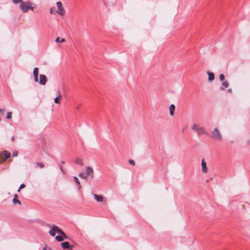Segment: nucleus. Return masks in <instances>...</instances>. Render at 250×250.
<instances>
[{"instance_id":"obj_1","label":"nucleus","mask_w":250,"mask_h":250,"mask_svg":"<svg viewBox=\"0 0 250 250\" xmlns=\"http://www.w3.org/2000/svg\"><path fill=\"white\" fill-rule=\"evenodd\" d=\"M35 7L36 5L30 1L22 2L20 5V8L23 13H27L29 9L34 11Z\"/></svg>"},{"instance_id":"obj_2","label":"nucleus","mask_w":250,"mask_h":250,"mask_svg":"<svg viewBox=\"0 0 250 250\" xmlns=\"http://www.w3.org/2000/svg\"><path fill=\"white\" fill-rule=\"evenodd\" d=\"M192 130L195 131L199 135H205L208 134L205 128L203 126H200L196 124H194L191 127Z\"/></svg>"},{"instance_id":"obj_3","label":"nucleus","mask_w":250,"mask_h":250,"mask_svg":"<svg viewBox=\"0 0 250 250\" xmlns=\"http://www.w3.org/2000/svg\"><path fill=\"white\" fill-rule=\"evenodd\" d=\"M211 137L214 140L220 141H222L223 138L222 135L217 127H215L214 128L212 132Z\"/></svg>"},{"instance_id":"obj_4","label":"nucleus","mask_w":250,"mask_h":250,"mask_svg":"<svg viewBox=\"0 0 250 250\" xmlns=\"http://www.w3.org/2000/svg\"><path fill=\"white\" fill-rule=\"evenodd\" d=\"M10 156L11 153L8 151H5L1 154H0V163L6 161L10 157Z\"/></svg>"},{"instance_id":"obj_5","label":"nucleus","mask_w":250,"mask_h":250,"mask_svg":"<svg viewBox=\"0 0 250 250\" xmlns=\"http://www.w3.org/2000/svg\"><path fill=\"white\" fill-rule=\"evenodd\" d=\"M56 4L58 8L57 13L61 16H63L64 14V11L62 7V2L61 1H58Z\"/></svg>"},{"instance_id":"obj_6","label":"nucleus","mask_w":250,"mask_h":250,"mask_svg":"<svg viewBox=\"0 0 250 250\" xmlns=\"http://www.w3.org/2000/svg\"><path fill=\"white\" fill-rule=\"evenodd\" d=\"M47 81V77L43 74L40 75L39 83L41 85H45Z\"/></svg>"},{"instance_id":"obj_7","label":"nucleus","mask_w":250,"mask_h":250,"mask_svg":"<svg viewBox=\"0 0 250 250\" xmlns=\"http://www.w3.org/2000/svg\"><path fill=\"white\" fill-rule=\"evenodd\" d=\"M85 174L87 176H90L91 178L94 177L93 169L92 167H87L86 168Z\"/></svg>"},{"instance_id":"obj_8","label":"nucleus","mask_w":250,"mask_h":250,"mask_svg":"<svg viewBox=\"0 0 250 250\" xmlns=\"http://www.w3.org/2000/svg\"><path fill=\"white\" fill-rule=\"evenodd\" d=\"M38 73H39V68L38 67L34 68V70H33V76H34V81L35 82H38L39 81Z\"/></svg>"},{"instance_id":"obj_9","label":"nucleus","mask_w":250,"mask_h":250,"mask_svg":"<svg viewBox=\"0 0 250 250\" xmlns=\"http://www.w3.org/2000/svg\"><path fill=\"white\" fill-rule=\"evenodd\" d=\"M61 246L63 249L64 250H66L67 249H69L70 248L69 243L67 241L62 242L61 243Z\"/></svg>"},{"instance_id":"obj_10","label":"nucleus","mask_w":250,"mask_h":250,"mask_svg":"<svg viewBox=\"0 0 250 250\" xmlns=\"http://www.w3.org/2000/svg\"><path fill=\"white\" fill-rule=\"evenodd\" d=\"M201 166H202V171L204 173H206L207 171V164H206V163L204 161V159H203L202 160Z\"/></svg>"},{"instance_id":"obj_11","label":"nucleus","mask_w":250,"mask_h":250,"mask_svg":"<svg viewBox=\"0 0 250 250\" xmlns=\"http://www.w3.org/2000/svg\"><path fill=\"white\" fill-rule=\"evenodd\" d=\"M55 228H56V231L58 233L62 235L65 238H67L66 236L65 235L64 232L63 231L62 229H61L57 226H56V227H55Z\"/></svg>"},{"instance_id":"obj_12","label":"nucleus","mask_w":250,"mask_h":250,"mask_svg":"<svg viewBox=\"0 0 250 250\" xmlns=\"http://www.w3.org/2000/svg\"><path fill=\"white\" fill-rule=\"evenodd\" d=\"M55 227H56V226L53 225L52 229L49 230V234L52 236H54L56 234V232H57L56 228H55Z\"/></svg>"},{"instance_id":"obj_13","label":"nucleus","mask_w":250,"mask_h":250,"mask_svg":"<svg viewBox=\"0 0 250 250\" xmlns=\"http://www.w3.org/2000/svg\"><path fill=\"white\" fill-rule=\"evenodd\" d=\"M57 93L58 94V96L55 98L54 102L56 104H60V99L62 98V96L60 95V92L59 90L57 91Z\"/></svg>"},{"instance_id":"obj_14","label":"nucleus","mask_w":250,"mask_h":250,"mask_svg":"<svg viewBox=\"0 0 250 250\" xmlns=\"http://www.w3.org/2000/svg\"><path fill=\"white\" fill-rule=\"evenodd\" d=\"M94 199L97 202H102L103 201V197L102 195H97L96 194H93Z\"/></svg>"},{"instance_id":"obj_15","label":"nucleus","mask_w":250,"mask_h":250,"mask_svg":"<svg viewBox=\"0 0 250 250\" xmlns=\"http://www.w3.org/2000/svg\"><path fill=\"white\" fill-rule=\"evenodd\" d=\"M175 109V105L173 104H171L169 106V113L171 116L174 115Z\"/></svg>"},{"instance_id":"obj_16","label":"nucleus","mask_w":250,"mask_h":250,"mask_svg":"<svg viewBox=\"0 0 250 250\" xmlns=\"http://www.w3.org/2000/svg\"><path fill=\"white\" fill-rule=\"evenodd\" d=\"M229 83L227 81H224L222 84L221 90H224L226 88L229 87Z\"/></svg>"},{"instance_id":"obj_17","label":"nucleus","mask_w":250,"mask_h":250,"mask_svg":"<svg viewBox=\"0 0 250 250\" xmlns=\"http://www.w3.org/2000/svg\"><path fill=\"white\" fill-rule=\"evenodd\" d=\"M73 178H74V180L75 183L78 186L79 189L80 190L81 188V184H80V182L79 181V179L76 176H74L73 177Z\"/></svg>"},{"instance_id":"obj_18","label":"nucleus","mask_w":250,"mask_h":250,"mask_svg":"<svg viewBox=\"0 0 250 250\" xmlns=\"http://www.w3.org/2000/svg\"><path fill=\"white\" fill-rule=\"evenodd\" d=\"M208 80L209 81H212L214 79V74L212 72H208Z\"/></svg>"},{"instance_id":"obj_19","label":"nucleus","mask_w":250,"mask_h":250,"mask_svg":"<svg viewBox=\"0 0 250 250\" xmlns=\"http://www.w3.org/2000/svg\"><path fill=\"white\" fill-rule=\"evenodd\" d=\"M79 176L84 179H85L88 177L85 173H80Z\"/></svg>"},{"instance_id":"obj_20","label":"nucleus","mask_w":250,"mask_h":250,"mask_svg":"<svg viewBox=\"0 0 250 250\" xmlns=\"http://www.w3.org/2000/svg\"><path fill=\"white\" fill-rule=\"evenodd\" d=\"M56 240L59 242L62 241L64 240V238L62 236L57 235L56 237Z\"/></svg>"},{"instance_id":"obj_21","label":"nucleus","mask_w":250,"mask_h":250,"mask_svg":"<svg viewBox=\"0 0 250 250\" xmlns=\"http://www.w3.org/2000/svg\"><path fill=\"white\" fill-rule=\"evenodd\" d=\"M65 41V39H63V38H61L60 39V37H57L55 40V42H63Z\"/></svg>"},{"instance_id":"obj_22","label":"nucleus","mask_w":250,"mask_h":250,"mask_svg":"<svg viewBox=\"0 0 250 250\" xmlns=\"http://www.w3.org/2000/svg\"><path fill=\"white\" fill-rule=\"evenodd\" d=\"M76 163L80 165V166H82L83 165V161L82 160L80 159H79V158H77L76 160Z\"/></svg>"},{"instance_id":"obj_23","label":"nucleus","mask_w":250,"mask_h":250,"mask_svg":"<svg viewBox=\"0 0 250 250\" xmlns=\"http://www.w3.org/2000/svg\"><path fill=\"white\" fill-rule=\"evenodd\" d=\"M36 165L37 166L40 167L41 168H43L44 167V164L42 162H37Z\"/></svg>"},{"instance_id":"obj_24","label":"nucleus","mask_w":250,"mask_h":250,"mask_svg":"<svg viewBox=\"0 0 250 250\" xmlns=\"http://www.w3.org/2000/svg\"><path fill=\"white\" fill-rule=\"evenodd\" d=\"M12 201H13V202L14 203H18L19 205H21V202L20 200H19L18 199H16L15 198H14L13 199Z\"/></svg>"},{"instance_id":"obj_25","label":"nucleus","mask_w":250,"mask_h":250,"mask_svg":"<svg viewBox=\"0 0 250 250\" xmlns=\"http://www.w3.org/2000/svg\"><path fill=\"white\" fill-rule=\"evenodd\" d=\"M12 118V112H8L7 113L6 118L8 119H10Z\"/></svg>"},{"instance_id":"obj_26","label":"nucleus","mask_w":250,"mask_h":250,"mask_svg":"<svg viewBox=\"0 0 250 250\" xmlns=\"http://www.w3.org/2000/svg\"><path fill=\"white\" fill-rule=\"evenodd\" d=\"M23 1V0H13V2L15 4H17L19 3H21Z\"/></svg>"},{"instance_id":"obj_27","label":"nucleus","mask_w":250,"mask_h":250,"mask_svg":"<svg viewBox=\"0 0 250 250\" xmlns=\"http://www.w3.org/2000/svg\"><path fill=\"white\" fill-rule=\"evenodd\" d=\"M219 79L221 81H224L225 80V76L224 75L221 74L219 76Z\"/></svg>"},{"instance_id":"obj_28","label":"nucleus","mask_w":250,"mask_h":250,"mask_svg":"<svg viewBox=\"0 0 250 250\" xmlns=\"http://www.w3.org/2000/svg\"><path fill=\"white\" fill-rule=\"evenodd\" d=\"M25 187V185L24 184H21L20 187V188H19V189L18 190V191L19 192L21 189L24 188Z\"/></svg>"},{"instance_id":"obj_29","label":"nucleus","mask_w":250,"mask_h":250,"mask_svg":"<svg viewBox=\"0 0 250 250\" xmlns=\"http://www.w3.org/2000/svg\"><path fill=\"white\" fill-rule=\"evenodd\" d=\"M129 163L132 165H135V161L131 159L129 160Z\"/></svg>"},{"instance_id":"obj_30","label":"nucleus","mask_w":250,"mask_h":250,"mask_svg":"<svg viewBox=\"0 0 250 250\" xmlns=\"http://www.w3.org/2000/svg\"><path fill=\"white\" fill-rule=\"evenodd\" d=\"M18 155V151H14L12 153V156L13 157H17Z\"/></svg>"},{"instance_id":"obj_31","label":"nucleus","mask_w":250,"mask_h":250,"mask_svg":"<svg viewBox=\"0 0 250 250\" xmlns=\"http://www.w3.org/2000/svg\"><path fill=\"white\" fill-rule=\"evenodd\" d=\"M18 196L17 194H15V195H14V198H15L16 199H17V198H18Z\"/></svg>"},{"instance_id":"obj_32","label":"nucleus","mask_w":250,"mask_h":250,"mask_svg":"<svg viewBox=\"0 0 250 250\" xmlns=\"http://www.w3.org/2000/svg\"><path fill=\"white\" fill-rule=\"evenodd\" d=\"M74 247V245H70V248H72Z\"/></svg>"},{"instance_id":"obj_33","label":"nucleus","mask_w":250,"mask_h":250,"mask_svg":"<svg viewBox=\"0 0 250 250\" xmlns=\"http://www.w3.org/2000/svg\"><path fill=\"white\" fill-rule=\"evenodd\" d=\"M50 14H52V8L50 9Z\"/></svg>"},{"instance_id":"obj_34","label":"nucleus","mask_w":250,"mask_h":250,"mask_svg":"<svg viewBox=\"0 0 250 250\" xmlns=\"http://www.w3.org/2000/svg\"><path fill=\"white\" fill-rule=\"evenodd\" d=\"M43 250H46V249L45 247H44V248H43Z\"/></svg>"},{"instance_id":"obj_35","label":"nucleus","mask_w":250,"mask_h":250,"mask_svg":"<svg viewBox=\"0 0 250 250\" xmlns=\"http://www.w3.org/2000/svg\"><path fill=\"white\" fill-rule=\"evenodd\" d=\"M231 89H229V92H231Z\"/></svg>"}]
</instances>
